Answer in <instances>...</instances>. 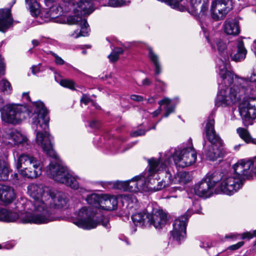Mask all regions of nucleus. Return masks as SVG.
I'll list each match as a JSON object with an SVG mask.
<instances>
[{
	"label": "nucleus",
	"mask_w": 256,
	"mask_h": 256,
	"mask_svg": "<svg viewBox=\"0 0 256 256\" xmlns=\"http://www.w3.org/2000/svg\"><path fill=\"white\" fill-rule=\"evenodd\" d=\"M214 112H212L205 122L203 131L204 136L210 142V145L206 146L205 138H204L203 154L206 158L214 161L222 156V142L214 129Z\"/></svg>",
	"instance_id": "7ed1b4c3"
},
{
	"label": "nucleus",
	"mask_w": 256,
	"mask_h": 256,
	"mask_svg": "<svg viewBox=\"0 0 256 256\" xmlns=\"http://www.w3.org/2000/svg\"><path fill=\"white\" fill-rule=\"evenodd\" d=\"M228 176V174L224 175L222 172L219 171H214V172H210L207 174L205 178V179L210 183V185L214 188L216 184L221 181L220 184L223 181V179L225 176ZM221 184L220 186V188ZM220 191L223 193V192L220 190Z\"/></svg>",
	"instance_id": "2f4dec72"
},
{
	"label": "nucleus",
	"mask_w": 256,
	"mask_h": 256,
	"mask_svg": "<svg viewBox=\"0 0 256 256\" xmlns=\"http://www.w3.org/2000/svg\"><path fill=\"white\" fill-rule=\"evenodd\" d=\"M232 0H214L211 4V16L216 20L223 19L232 8Z\"/></svg>",
	"instance_id": "dca6fc26"
},
{
	"label": "nucleus",
	"mask_w": 256,
	"mask_h": 256,
	"mask_svg": "<svg viewBox=\"0 0 256 256\" xmlns=\"http://www.w3.org/2000/svg\"><path fill=\"white\" fill-rule=\"evenodd\" d=\"M192 214L191 210H188L184 216L175 220L173 224V230L170 232L171 236L178 243L186 238L188 220Z\"/></svg>",
	"instance_id": "4468645a"
},
{
	"label": "nucleus",
	"mask_w": 256,
	"mask_h": 256,
	"mask_svg": "<svg viewBox=\"0 0 256 256\" xmlns=\"http://www.w3.org/2000/svg\"><path fill=\"white\" fill-rule=\"evenodd\" d=\"M126 180L117 181L114 182V186L115 188L126 191Z\"/></svg>",
	"instance_id": "a18cd8bd"
},
{
	"label": "nucleus",
	"mask_w": 256,
	"mask_h": 256,
	"mask_svg": "<svg viewBox=\"0 0 256 256\" xmlns=\"http://www.w3.org/2000/svg\"><path fill=\"white\" fill-rule=\"evenodd\" d=\"M246 53L243 41L239 40L234 42V46L230 54V56L232 60L238 62L244 60Z\"/></svg>",
	"instance_id": "412c9836"
},
{
	"label": "nucleus",
	"mask_w": 256,
	"mask_h": 256,
	"mask_svg": "<svg viewBox=\"0 0 256 256\" xmlns=\"http://www.w3.org/2000/svg\"><path fill=\"white\" fill-rule=\"evenodd\" d=\"M118 200L116 196L108 194L102 195L100 208L104 210H112L116 208Z\"/></svg>",
	"instance_id": "c85d7f7f"
},
{
	"label": "nucleus",
	"mask_w": 256,
	"mask_h": 256,
	"mask_svg": "<svg viewBox=\"0 0 256 256\" xmlns=\"http://www.w3.org/2000/svg\"><path fill=\"white\" fill-rule=\"evenodd\" d=\"M224 63L216 64L217 72L220 76L218 79L219 91L226 90L234 82L233 74L228 70L230 60L226 56H224Z\"/></svg>",
	"instance_id": "ddd939ff"
},
{
	"label": "nucleus",
	"mask_w": 256,
	"mask_h": 256,
	"mask_svg": "<svg viewBox=\"0 0 256 256\" xmlns=\"http://www.w3.org/2000/svg\"><path fill=\"white\" fill-rule=\"evenodd\" d=\"M94 10L92 2L87 0H81L76 4L74 8V15L82 16L90 14Z\"/></svg>",
	"instance_id": "b1692460"
},
{
	"label": "nucleus",
	"mask_w": 256,
	"mask_h": 256,
	"mask_svg": "<svg viewBox=\"0 0 256 256\" xmlns=\"http://www.w3.org/2000/svg\"><path fill=\"white\" fill-rule=\"evenodd\" d=\"M202 0H190V4L194 10L198 12L200 6L202 4Z\"/></svg>",
	"instance_id": "49530a36"
},
{
	"label": "nucleus",
	"mask_w": 256,
	"mask_h": 256,
	"mask_svg": "<svg viewBox=\"0 0 256 256\" xmlns=\"http://www.w3.org/2000/svg\"><path fill=\"white\" fill-rule=\"evenodd\" d=\"M32 72L34 74H37L40 72L39 66H34L32 67Z\"/></svg>",
	"instance_id": "052dcab7"
},
{
	"label": "nucleus",
	"mask_w": 256,
	"mask_h": 256,
	"mask_svg": "<svg viewBox=\"0 0 256 256\" xmlns=\"http://www.w3.org/2000/svg\"><path fill=\"white\" fill-rule=\"evenodd\" d=\"M15 196L14 189L9 186L4 185L0 200L6 203H10L14 200Z\"/></svg>",
	"instance_id": "72a5a7b5"
},
{
	"label": "nucleus",
	"mask_w": 256,
	"mask_h": 256,
	"mask_svg": "<svg viewBox=\"0 0 256 256\" xmlns=\"http://www.w3.org/2000/svg\"><path fill=\"white\" fill-rule=\"evenodd\" d=\"M114 52L115 54H118V56H119L120 54H121L123 52V50L121 48H116L115 49Z\"/></svg>",
	"instance_id": "774afa93"
},
{
	"label": "nucleus",
	"mask_w": 256,
	"mask_h": 256,
	"mask_svg": "<svg viewBox=\"0 0 256 256\" xmlns=\"http://www.w3.org/2000/svg\"><path fill=\"white\" fill-rule=\"evenodd\" d=\"M240 83L241 84L242 90L244 92V96L246 97V100L256 95V82H252L250 81L241 79Z\"/></svg>",
	"instance_id": "c756f323"
},
{
	"label": "nucleus",
	"mask_w": 256,
	"mask_h": 256,
	"mask_svg": "<svg viewBox=\"0 0 256 256\" xmlns=\"http://www.w3.org/2000/svg\"><path fill=\"white\" fill-rule=\"evenodd\" d=\"M68 199L66 195L62 192H57L54 194L50 191V197L48 198V200L46 203H48L47 206L54 209L55 212V216L56 218L53 221L60 220V217L57 214L56 208H66L68 206Z\"/></svg>",
	"instance_id": "a211bd4d"
},
{
	"label": "nucleus",
	"mask_w": 256,
	"mask_h": 256,
	"mask_svg": "<svg viewBox=\"0 0 256 256\" xmlns=\"http://www.w3.org/2000/svg\"><path fill=\"white\" fill-rule=\"evenodd\" d=\"M236 132L240 137L246 143H252L256 144V138H252L246 129L242 128H237Z\"/></svg>",
	"instance_id": "4c0bfd02"
},
{
	"label": "nucleus",
	"mask_w": 256,
	"mask_h": 256,
	"mask_svg": "<svg viewBox=\"0 0 256 256\" xmlns=\"http://www.w3.org/2000/svg\"><path fill=\"white\" fill-rule=\"evenodd\" d=\"M16 2V0H12L10 8L0 10V31L4 32L12 24L13 18L10 12V8Z\"/></svg>",
	"instance_id": "aec40b11"
},
{
	"label": "nucleus",
	"mask_w": 256,
	"mask_h": 256,
	"mask_svg": "<svg viewBox=\"0 0 256 256\" xmlns=\"http://www.w3.org/2000/svg\"><path fill=\"white\" fill-rule=\"evenodd\" d=\"M50 54L54 57V62L55 63L58 65H62L64 64V61L63 60L62 58L59 56L57 54L50 52Z\"/></svg>",
	"instance_id": "de8ad7c7"
},
{
	"label": "nucleus",
	"mask_w": 256,
	"mask_h": 256,
	"mask_svg": "<svg viewBox=\"0 0 256 256\" xmlns=\"http://www.w3.org/2000/svg\"><path fill=\"white\" fill-rule=\"evenodd\" d=\"M78 218L74 223L80 228L86 230L94 228L98 226V222L94 220V213L90 208L83 207L79 210Z\"/></svg>",
	"instance_id": "2eb2a0df"
},
{
	"label": "nucleus",
	"mask_w": 256,
	"mask_h": 256,
	"mask_svg": "<svg viewBox=\"0 0 256 256\" xmlns=\"http://www.w3.org/2000/svg\"><path fill=\"white\" fill-rule=\"evenodd\" d=\"M212 185L204 178L195 186L194 192L199 196L208 198L212 195Z\"/></svg>",
	"instance_id": "a878e982"
},
{
	"label": "nucleus",
	"mask_w": 256,
	"mask_h": 256,
	"mask_svg": "<svg viewBox=\"0 0 256 256\" xmlns=\"http://www.w3.org/2000/svg\"><path fill=\"white\" fill-rule=\"evenodd\" d=\"M252 162L249 160H242L233 166L234 173L225 176L221 184L220 188L223 194L232 195L240 189L243 182L248 178Z\"/></svg>",
	"instance_id": "f03ea898"
},
{
	"label": "nucleus",
	"mask_w": 256,
	"mask_h": 256,
	"mask_svg": "<svg viewBox=\"0 0 256 256\" xmlns=\"http://www.w3.org/2000/svg\"><path fill=\"white\" fill-rule=\"evenodd\" d=\"M22 98L24 99H25L28 102H30V96L28 92H24V93H23V94H22Z\"/></svg>",
	"instance_id": "0e129e2a"
},
{
	"label": "nucleus",
	"mask_w": 256,
	"mask_h": 256,
	"mask_svg": "<svg viewBox=\"0 0 256 256\" xmlns=\"http://www.w3.org/2000/svg\"><path fill=\"white\" fill-rule=\"evenodd\" d=\"M146 176L143 174L137 176L130 180H126V191L130 192H136L140 190L145 182Z\"/></svg>",
	"instance_id": "5701e85b"
},
{
	"label": "nucleus",
	"mask_w": 256,
	"mask_h": 256,
	"mask_svg": "<svg viewBox=\"0 0 256 256\" xmlns=\"http://www.w3.org/2000/svg\"><path fill=\"white\" fill-rule=\"evenodd\" d=\"M240 236L239 234H226L225 236L226 238H231L233 240H236L238 238V237Z\"/></svg>",
	"instance_id": "680f3d73"
},
{
	"label": "nucleus",
	"mask_w": 256,
	"mask_h": 256,
	"mask_svg": "<svg viewBox=\"0 0 256 256\" xmlns=\"http://www.w3.org/2000/svg\"><path fill=\"white\" fill-rule=\"evenodd\" d=\"M108 58L112 62H116L118 59V54L114 52L112 53L108 56Z\"/></svg>",
	"instance_id": "bf43d9fd"
},
{
	"label": "nucleus",
	"mask_w": 256,
	"mask_h": 256,
	"mask_svg": "<svg viewBox=\"0 0 256 256\" xmlns=\"http://www.w3.org/2000/svg\"><path fill=\"white\" fill-rule=\"evenodd\" d=\"M252 162V170L253 172L256 174V156L252 160H250Z\"/></svg>",
	"instance_id": "e2e57ef3"
},
{
	"label": "nucleus",
	"mask_w": 256,
	"mask_h": 256,
	"mask_svg": "<svg viewBox=\"0 0 256 256\" xmlns=\"http://www.w3.org/2000/svg\"><path fill=\"white\" fill-rule=\"evenodd\" d=\"M172 157L176 166L185 168L196 162L197 155L196 150L192 147L182 149L178 148L174 150Z\"/></svg>",
	"instance_id": "9b49d317"
},
{
	"label": "nucleus",
	"mask_w": 256,
	"mask_h": 256,
	"mask_svg": "<svg viewBox=\"0 0 256 256\" xmlns=\"http://www.w3.org/2000/svg\"><path fill=\"white\" fill-rule=\"evenodd\" d=\"M150 226L152 225L156 228H160L164 226L168 220L167 214L162 211H158L151 214H150Z\"/></svg>",
	"instance_id": "4be33fe9"
},
{
	"label": "nucleus",
	"mask_w": 256,
	"mask_h": 256,
	"mask_svg": "<svg viewBox=\"0 0 256 256\" xmlns=\"http://www.w3.org/2000/svg\"><path fill=\"white\" fill-rule=\"evenodd\" d=\"M68 21L70 24H78L80 26L81 29L78 34L75 35L78 31H75L72 34V36L75 38H78L80 36H86L88 34L90 28L86 20L82 16H71L68 18Z\"/></svg>",
	"instance_id": "6ab92c4d"
},
{
	"label": "nucleus",
	"mask_w": 256,
	"mask_h": 256,
	"mask_svg": "<svg viewBox=\"0 0 256 256\" xmlns=\"http://www.w3.org/2000/svg\"><path fill=\"white\" fill-rule=\"evenodd\" d=\"M28 191L30 196L34 200V213L38 212L36 206L38 204L42 206L45 216L52 217V219L48 220V223L52 222L56 218L54 210L51 208H48L47 206L48 203H46L48 200V198L50 197L51 190L49 188L44 186L41 184H32L28 186Z\"/></svg>",
	"instance_id": "39448f33"
},
{
	"label": "nucleus",
	"mask_w": 256,
	"mask_h": 256,
	"mask_svg": "<svg viewBox=\"0 0 256 256\" xmlns=\"http://www.w3.org/2000/svg\"><path fill=\"white\" fill-rule=\"evenodd\" d=\"M142 83L144 86H149L151 82L149 79L146 78L142 80Z\"/></svg>",
	"instance_id": "69168bd1"
},
{
	"label": "nucleus",
	"mask_w": 256,
	"mask_h": 256,
	"mask_svg": "<svg viewBox=\"0 0 256 256\" xmlns=\"http://www.w3.org/2000/svg\"><path fill=\"white\" fill-rule=\"evenodd\" d=\"M158 104L160 106L159 108L152 112L154 117L157 116L161 112L160 106L162 105H166L164 108L166 110V112L164 115V117L167 118L168 116L170 114L173 112L174 111L176 102L174 100H170L168 98H164L162 100L158 102Z\"/></svg>",
	"instance_id": "393cba45"
},
{
	"label": "nucleus",
	"mask_w": 256,
	"mask_h": 256,
	"mask_svg": "<svg viewBox=\"0 0 256 256\" xmlns=\"http://www.w3.org/2000/svg\"><path fill=\"white\" fill-rule=\"evenodd\" d=\"M16 167L20 174L28 178H36L42 173L40 161L27 154H22L18 157Z\"/></svg>",
	"instance_id": "6e6552de"
},
{
	"label": "nucleus",
	"mask_w": 256,
	"mask_h": 256,
	"mask_svg": "<svg viewBox=\"0 0 256 256\" xmlns=\"http://www.w3.org/2000/svg\"><path fill=\"white\" fill-rule=\"evenodd\" d=\"M60 84L65 88H68L70 90H74L75 84L74 82L70 80L64 79L62 80L60 82Z\"/></svg>",
	"instance_id": "c03bdc74"
},
{
	"label": "nucleus",
	"mask_w": 256,
	"mask_h": 256,
	"mask_svg": "<svg viewBox=\"0 0 256 256\" xmlns=\"http://www.w3.org/2000/svg\"><path fill=\"white\" fill-rule=\"evenodd\" d=\"M208 4L205 2H203L200 6L198 10H200V14L202 16L205 14L206 12L208 10Z\"/></svg>",
	"instance_id": "09e8293b"
},
{
	"label": "nucleus",
	"mask_w": 256,
	"mask_h": 256,
	"mask_svg": "<svg viewBox=\"0 0 256 256\" xmlns=\"http://www.w3.org/2000/svg\"><path fill=\"white\" fill-rule=\"evenodd\" d=\"M102 198V195L100 196L96 194H92L87 196L86 200L89 204L98 208L100 207Z\"/></svg>",
	"instance_id": "58836bf2"
},
{
	"label": "nucleus",
	"mask_w": 256,
	"mask_h": 256,
	"mask_svg": "<svg viewBox=\"0 0 256 256\" xmlns=\"http://www.w3.org/2000/svg\"><path fill=\"white\" fill-rule=\"evenodd\" d=\"M34 108L32 127L35 130L36 144L40 146L46 154L56 160L58 156L53 148V137L47 131L49 129L48 111L44 104L38 101L33 103Z\"/></svg>",
	"instance_id": "f257e3e1"
},
{
	"label": "nucleus",
	"mask_w": 256,
	"mask_h": 256,
	"mask_svg": "<svg viewBox=\"0 0 256 256\" xmlns=\"http://www.w3.org/2000/svg\"><path fill=\"white\" fill-rule=\"evenodd\" d=\"M130 0H108V5L112 7H120L128 5Z\"/></svg>",
	"instance_id": "37998d69"
},
{
	"label": "nucleus",
	"mask_w": 256,
	"mask_h": 256,
	"mask_svg": "<svg viewBox=\"0 0 256 256\" xmlns=\"http://www.w3.org/2000/svg\"><path fill=\"white\" fill-rule=\"evenodd\" d=\"M242 237L241 238L242 240L248 238V239H250L252 238L254 236H256V230L254 231L253 232L252 234L250 232H246L243 233L242 234Z\"/></svg>",
	"instance_id": "3c124183"
},
{
	"label": "nucleus",
	"mask_w": 256,
	"mask_h": 256,
	"mask_svg": "<svg viewBox=\"0 0 256 256\" xmlns=\"http://www.w3.org/2000/svg\"><path fill=\"white\" fill-rule=\"evenodd\" d=\"M150 214L145 211L137 212L132 216V220L136 226L143 228L150 226Z\"/></svg>",
	"instance_id": "cd10ccee"
},
{
	"label": "nucleus",
	"mask_w": 256,
	"mask_h": 256,
	"mask_svg": "<svg viewBox=\"0 0 256 256\" xmlns=\"http://www.w3.org/2000/svg\"><path fill=\"white\" fill-rule=\"evenodd\" d=\"M89 126L92 128L97 129L100 128V124L99 122L96 120H92L90 122Z\"/></svg>",
	"instance_id": "13d9d810"
},
{
	"label": "nucleus",
	"mask_w": 256,
	"mask_h": 256,
	"mask_svg": "<svg viewBox=\"0 0 256 256\" xmlns=\"http://www.w3.org/2000/svg\"><path fill=\"white\" fill-rule=\"evenodd\" d=\"M10 172L8 163L0 158V180H8Z\"/></svg>",
	"instance_id": "c9c22d12"
},
{
	"label": "nucleus",
	"mask_w": 256,
	"mask_h": 256,
	"mask_svg": "<svg viewBox=\"0 0 256 256\" xmlns=\"http://www.w3.org/2000/svg\"><path fill=\"white\" fill-rule=\"evenodd\" d=\"M246 107L240 108V114L245 126L251 125L256 118V98L250 97L245 100Z\"/></svg>",
	"instance_id": "f3484780"
},
{
	"label": "nucleus",
	"mask_w": 256,
	"mask_h": 256,
	"mask_svg": "<svg viewBox=\"0 0 256 256\" xmlns=\"http://www.w3.org/2000/svg\"><path fill=\"white\" fill-rule=\"evenodd\" d=\"M12 90V86L10 82L6 80H0V92H3L4 94H10Z\"/></svg>",
	"instance_id": "a19ab883"
},
{
	"label": "nucleus",
	"mask_w": 256,
	"mask_h": 256,
	"mask_svg": "<svg viewBox=\"0 0 256 256\" xmlns=\"http://www.w3.org/2000/svg\"><path fill=\"white\" fill-rule=\"evenodd\" d=\"M90 102H92V100L87 94H82L80 99L81 102L84 103L85 105H87Z\"/></svg>",
	"instance_id": "6e6d98bb"
},
{
	"label": "nucleus",
	"mask_w": 256,
	"mask_h": 256,
	"mask_svg": "<svg viewBox=\"0 0 256 256\" xmlns=\"http://www.w3.org/2000/svg\"><path fill=\"white\" fill-rule=\"evenodd\" d=\"M218 50V52L219 57L216 61V64L224 63V56H226L229 59L228 52L226 51V43L220 40L216 43Z\"/></svg>",
	"instance_id": "e433bc0d"
},
{
	"label": "nucleus",
	"mask_w": 256,
	"mask_h": 256,
	"mask_svg": "<svg viewBox=\"0 0 256 256\" xmlns=\"http://www.w3.org/2000/svg\"><path fill=\"white\" fill-rule=\"evenodd\" d=\"M26 8L29 10L32 16L36 17L41 14L42 17H44L46 21L58 18L62 14V8L58 5H53L48 10L40 13V5L36 0H25Z\"/></svg>",
	"instance_id": "9d476101"
},
{
	"label": "nucleus",
	"mask_w": 256,
	"mask_h": 256,
	"mask_svg": "<svg viewBox=\"0 0 256 256\" xmlns=\"http://www.w3.org/2000/svg\"><path fill=\"white\" fill-rule=\"evenodd\" d=\"M38 210L37 213L30 212H22L0 208V221L22 224H44L52 219L50 216H45L42 206L36 205Z\"/></svg>",
	"instance_id": "20e7f679"
},
{
	"label": "nucleus",
	"mask_w": 256,
	"mask_h": 256,
	"mask_svg": "<svg viewBox=\"0 0 256 256\" xmlns=\"http://www.w3.org/2000/svg\"><path fill=\"white\" fill-rule=\"evenodd\" d=\"M224 27V31L227 34L236 36L240 32L238 22L236 20H226Z\"/></svg>",
	"instance_id": "7c9ffc66"
},
{
	"label": "nucleus",
	"mask_w": 256,
	"mask_h": 256,
	"mask_svg": "<svg viewBox=\"0 0 256 256\" xmlns=\"http://www.w3.org/2000/svg\"><path fill=\"white\" fill-rule=\"evenodd\" d=\"M123 202L127 204L128 206L136 208L138 206V200L133 194L124 195L122 198Z\"/></svg>",
	"instance_id": "ea45409f"
},
{
	"label": "nucleus",
	"mask_w": 256,
	"mask_h": 256,
	"mask_svg": "<svg viewBox=\"0 0 256 256\" xmlns=\"http://www.w3.org/2000/svg\"><path fill=\"white\" fill-rule=\"evenodd\" d=\"M6 138L8 140L6 142L12 146L28 144L27 138L22 134L16 130H12L7 133Z\"/></svg>",
	"instance_id": "bb28decb"
},
{
	"label": "nucleus",
	"mask_w": 256,
	"mask_h": 256,
	"mask_svg": "<svg viewBox=\"0 0 256 256\" xmlns=\"http://www.w3.org/2000/svg\"><path fill=\"white\" fill-rule=\"evenodd\" d=\"M22 106L10 104L4 106L1 110L2 120L6 123L16 124L21 121Z\"/></svg>",
	"instance_id": "f8f14e48"
},
{
	"label": "nucleus",
	"mask_w": 256,
	"mask_h": 256,
	"mask_svg": "<svg viewBox=\"0 0 256 256\" xmlns=\"http://www.w3.org/2000/svg\"><path fill=\"white\" fill-rule=\"evenodd\" d=\"M242 80L250 81L252 82H256V70H254L252 72L250 76L248 78H242Z\"/></svg>",
	"instance_id": "4d7b16f0"
},
{
	"label": "nucleus",
	"mask_w": 256,
	"mask_h": 256,
	"mask_svg": "<svg viewBox=\"0 0 256 256\" xmlns=\"http://www.w3.org/2000/svg\"><path fill=\"white\" fill-rule=\"evenodd\" d=\"M41 42H42L41 40H32V44L34 46H38Z\"/></svg>",
	"instance_id": "338daca9"
},
{
	"label": "nucleus",
	"mask_w": 256,
	"mask_h": 256,
	"mask_svg": "<svg viewBox=\"0 0 256 256\" xmlns=\"http://www.w3.org/2000/svg\"><path fill=\"white\" fill-rule=\"evenodd\" d=\"M130 98L132 100L136 102H142L144 99L142 96L138 94H132Z\"/></svg>",
	"instance_id": "864d4df0"
},
{
	"label": "nucleus",
	"mask_w": 256,
	"mask_h": 256,
	"mask_svg": "<svg viewBox=\"0 0 256 256\" xmlns=\"http://www.w3.org/2000/svg\"><path fill=\"white\" fill-rule=\"evenodd\" d=\"M15 244L16 243L14 241H9L4 244L2 245H1V248L0 249L4 248L10 250L13 248Z\"/></svg>",
	"instance_id": "8fccbe9b"
},
{
	"label": "nucleus",
	"mask_w": 256,
	"mask_h": 256,
	"mask_svg": "<svg viewBox=\"0 0 256 256\" xmlns=\"http://www.w3.org/2000/svg\"><path fill=\"white\" fill-rule=\"evenodd\" d=\"M47 174L54 180L77 190L80 186L78 177L73 176L66 167L56 162H52L46 169Z\"/></svg>",
	"instance_id": "0eeeda50"
},
{
	"label": "nucleus",
	"mask_w": 256,
	"mask_h": 256,
	"mask_svg": "<svg viewBox=\"0 0 256 256\" xmlns=\"http://www.w3.org/2000/svg\"><path fill=\"white\" fill-rule=\"evenodd\" d=\"M191 180V176L186 172H180L177 173L174 178H172V184H186Z\"/></svg>",
	"instance_id": "f704fd0d"
},
{
	"label": "nucleus",
	"mask_w": 256,
	"mask_h": 256,
	"mask_svg": "<svg viewBox=\"0 0 256 256\" xmlns=\"http://www.w3.org/2000/svg\"><path fill=\"white\" fill-rule=\"evenodd\" d=\"M170 161V158L166 160L164 164H162L160 165V160L155 158H151L148 160V170L147 178L153 177L155 179L158 180L160 178V174L163 176H165L164 179H162V181L158 182L156 186L153 188L154 190L158 191L162 188L168 186L170 184H172V174L170 172L168 168H166V164H169Z\"/></svg>",
	"instance_id": "423d86ee"
},
{
	"label": "nucleus",
	"mask_w": 256,
	"mask_h": 256,
	"mask_svg": "<svg viewBox=\"0 0 256 256\" xmlns=\"http://www.w3.org/2000/svg\"><path fill=\"white\" fill-rule=\"evenodd\" d=\"M146 131L144 130L140 129L138 130L132 131L130 136L132 137L143 136L145 134Z\"/></svg>",
	"instance_id": "603ef678"
},
{
	"label": "nucleus",
	"mask_w": 256,
	"mask_h": 256,
	"mask_svg": "<svg viewBox=\"0 0 256 256\" xmlns=\"http://www.w3.org/2000/svg\"><path fill=\"white\" fill-rule=\"evenodd\" d=\"M12 90V86L10 82L6 80H0V92H3L4 94H10Z\"/></svg>",
	"instance_id": "79ce46f5"
},
{
	"label": "nucleus",
	"mask_w": 256,
	"mask_h": 256,
	"mask_svg": "<svg viewBox=\"0 0 256 256\" xmlns=\"http://www.w3.org/2000/svg\"><path fill=\"white\" fill-rule=\"evenodd\" d=\"M148 58L154 67L155 74H160L162 70L158 56L153 51L151 47L148 46Z\"/></svg>",
	"instance_id": "473e14b6"
},
{
	"label": "nucleus",
	"mask_w": 256,
	"mask_h": 256,
	"mask_svg": "<svg viewBox=\"0 0 256 256\" xmlns=\"http://www.w3.org/2000/svg\"><path fill=\"white\" fill-rule=\"evenodd\" d=\"M246 98L239 82L234 84L228 92L226 90L218 91L216 99V105L217 106H223L230 104H240L244 102Z\"/></svg>",
	"instance_id": "1a4fd4ad"
},
{
	"label": "nucleus",
	"mask_w": 256,
	"mask_h": 256,
	"mask_svg": "<svg viewBox=\"0 0 256 256\" xmlns=\"http://www.w3.org/2000/svg\"><path fill=\"white\" fill-rule=\"evenodd\" d=\"M244 244L243 242H240L236 244L232 245L228 248V249L232 250H235L240 248Z\"/></svg>",
	"instance_id": "5fc2aeb1"
}]
</instances>
